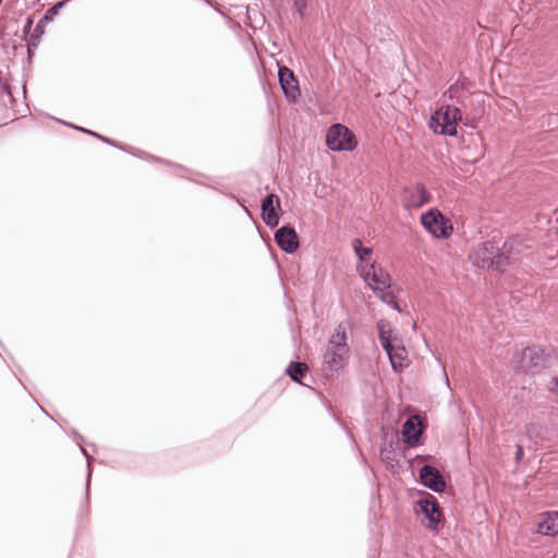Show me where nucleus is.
Here are the masks:
<instances>
[{
    "label": "nucleus",
    "instance_id": "423d86ee",
    "mask_svg": "<svg viewBox=\"0 0 558 558\" xmlns=\"http://www.w3.org/2000/svg\"><path fill=\"white\" fill-rule=\"evenodd\" d=\"M421 222L430 234L439 239L448 238L452 230L450 226H447L442 214L436 208H432L423 214Z\"/></svg>",
    "mask_w": 558,
    "mask_h": 558
},
{
    "label": "nucleus",
    "instance_id": "c756f323",
    "mask_svg": "<svg viewBox=\"0 0 558 558\" xmlns=\"http://www.w3.org/2000/svg\"><path fill=\"white\" fill-rule=\"evenodd\" d=\"M430 457L427 456V457H424V456H418L417 459H421V460H428Z\"/></svg>",
    "mask_w": 558,
    "mask_h": 558
},
{
    "label": "nucleus",
    "instance_id": "9b49d317",
    "mask_svg": "<svg viewBox=\"0 0 558 558\" xmlns=\"http://www.w3.org/2000/svg\"><path fill=\"white\" fill-rule=\"evenodd\" d=\"M275 241L277 245L286 253H294L299 246V236L291 226H282L275 232Z\"/></svg>",
    "mask_w": 558,
    "mask_h": 558
},
{
    "label": "nucleus",
    "instance_id": "ddd939ff",
    "mask_svg": "<svg viewBox=\"0 0 558 558\" xmlns=\"http://www.w3.org/2000/svg\"><path fill=\"white\" fill-rule=\"evenodd\" d=\"M420 478L422 484L433 492L441 493L446 488V482L442 475L432 465H424L421 468Z\"/></svg>",
    "mask_w": 558,
    "mask_h": 558
},
{
    "label": "nucleus",
    "instance_id": "c85d7f7f",
    "mask_svg": "<svg viewBox=\"0 0 558 558\" xmlns=\"http://www.w3.org/2000/svg\"><path fill=\"white\" fill-rule=\"evenodd\" d=\"M32 24H33V21L31 19H28L27 23H26V25L24 27V31L28 32L31 29V27H32Z\"/></svg>",
    "mask_w": 558,
    "mask_h": 558
},
{
    "label": "nucleus",
    "instance_id": "f03ea898",
    "mask_svg": "<svg viewBox=\"0 0 558 558\" xmlns=\"http://www.w3.org/2000/svg\"><path fill=\"white\" fill-rule=\"evenodd\" d=\"M462 119L459 108L453 106H441L430 117L429 128L441 135L454 136L457 134L458 121Z\"/></svg>",
    "mask_w": 558,
    "mask_h": 558
},
{
    "label": "nucleus",
    "instance_id": "cd10ccee",
    "mask_svg": "<svg viewBox=\"0 0 558 558\" xmlns=\"http://www.w3.org/2000/svg\"><path fill=\"white\" fill-rule=\"evenodd\" d=\"M441 368H442V375H444L446 385L450 389V384H449V379H448V376H447V373H446V368H445V366L442 364H441Z\"/></svg>",
    "mask_w": 558,
    "mask_h": 558
},
{
    "label": "nucleus",
    "instance_id": "4be33fe9",
    "mask_svg": "<svg viewBox=\"0 0 558 558\" xmlns=\"http://www.w3.org/2000/svg\"><path fill=\"white\" fill-rule=\"evenodd\" d=\"M306 10V1L305 0H294V12L302 17Z\"/></svg>",
    "mask_w": 558,
    "mask_h": 558
},
{
    "label": "nucleus",
    "instance_id": "7c9ffc66",
    "mask_svg": "<svg viewBox=\"0 0 558 558\" xmlns=\"http://www.w3.org/2000/svg\"><path fill=\"white\" fill-rule=\"evenodd\" d=\"M41 26H43V25H40V27H41ZM35 32H40V28H39V26H38V25H37V27H36Z\"/></svg>",
    "mask_w": 558,
    "mask_h": 558
},
{
    "label": "nucleus",
    "instance_id": "f3484780",
    "mask_svg": "<svg viewBox=\"0 0 558 558\" xmlns=\"http://www.w3.org/2000/svg\"><path fill=\"white\" fill-rule=\"evenodd\" d=\"M536 533L549 536L558 535V512L549 511L542 514Z\"/></svg>",
    "mask_w": 558,
    "mask_h": 558
},
{
    "label": "nucleus",
    "instance_id": "20e7f679",
    "mask_svg": "<svg viewBox=\"0 0 558 558\" xmlns=\"http://www.w3.org/2000/svg\"><path fill=\"white\" fill-rule=\"evenodd\" d=\"M525 248L526 246L519 238H510L505 241L502 246L498 247L497 260H495L496 269L502 271L517 264L524 254Z\"/></svg>",
    "mask_w": 558,
    "mask_h": 558
},
{
    "label": "nucleus",
    "instance_id": "412c9836",
    "mask_svg": "<svg viewBox=\"0 0 558 558\" xmlns=\"http://www.w3.org/2000/svg\"><path fill=\"white\" fill-rule=\"evenodd\" d=\"M352 246L355 255L360 260V264H368L367 256L372 254V247L363 246V242L360 239L353 240Z\"/></svg>",
    "mask_w": 558,
    "mask_h": 558
},
{
    "label": "nucleus",
    "instance_id": "2eb2a0df",
    "mask_svg": "<svg viewBox=\"0 0 558 558\" xmlns=\"http://www.w3.org/2000/svg\"><path fill=\"white\" fill-rule=\"evenodd\" d=\"M383 349L389 357L392 369L395 372H401L405 367V361L408 359V352L402 343V339Z\"/></svg>",
    "mask_w": 558,
    "mask_h": 558
},
{
    "label": "nucleus",
    "instance_id": "5701e85b",
    "mask_svg": "<svg viewBox=\"0 0 558 558\" xmlns=\"http://www.w3.org/2000/svg\"><path fill=\"white\" fill-rule=\"evenodd\" d=\"M549 392L558 400V376L551 378Z\"/></svg>",
    "mask_w": 558,
    "mask_h": 558
},
{
    "label": "nucleus",
    "instance_id": "7ed1b4c3",
    "mask_svg": "<svg viewBox=\"0 0 558 558\" xmlns=\"http://www.w3.org/2000/svg\"><path fill=\"white\" fill-rule=\"evenodd\" d=\"M356 270L363 280L368 283L373 292L391 287V277L380 266L376 265V263L357 264Z\"/></svg>",
    "mask_w": 558,
    "mask_h": 558
},
{
    "label": "nucleus",
    "instance_id": "6ab92c4d",
    "mask_svg": "<svg viewBox=\"0 0 558 558\" xmlns=\"http://www.w3.org/2000/svg\"><path fill=\"white\" fill-rule=\"evenodd\" d=\"M307 366L301 362L292 361L287 367V374L295 383H301L302 378L305 376Z\"/></svg>",
    "mask_w": 558,
    "mask_h": 558
},
{
    "label": "nucleus",
    "instance_id": "1a4fd4ad",
    "mask_svg": "<svg viewBox=\"0 0 558 558\" xmlns=\"http://www.w3.org/2000/svg\"><path fill=\"white\" fill-rule=\"evenodd\" d=\"M278 80L280 87L284 94V97L289 101H295L301 93L299 88V83L292 70L287 66H279L278 69Z\"/></svg>",
    "mask_w": 558,
    "mask_h": 558
},
{
    "label": "nucleus",
    "instance_id": "0eeeda50",
    "mask_svg": "<svg viewBox=\"0 0 558 558\" xmlns=\"http://www.w3.org/2000/svg\"><path fill=\"white\" fill-rule=\"evenodd\" d=\"M498 254V247L492 241H485L481 243L470 255L473 264L480 268H494L496 269V263Z\"/></svg>",
    "mask_w": 558,
    "mask_h": 558
},
{
    "label": "nucleus",
    "instance_id": "f257e3e1",
    "mask_svg": "<svg viewBox=\"0 0 558 558\" xmlns=\"http://www.w3.org/2000/svg\"><path fill=\"white\" fill-rule=\"evenodd\" d=\"M347 329V323L341 322L337 325L323 354L324 367L332 373L340 371L348 363L350 349Z\"/></svg>",
    "mask_w": 558,
    "mask_h": 558
},
{
    "label": "nucleus",
    "instance_id": "39448f33",
    "mask_svg": "<svg viewBox=\"0 0 558 558\" xmlns=\"http://www.w3.org/2000/svg\"><path fill=\"white\" fill-rule=\"evenodd\" d=\"M326 143L333 151H351L356 147V140L353 133L342 124H333L326 135Z\"/></svg>",
    "mask_w": 558,
    "mask_h": 558
},
{
    "label": "nucleus",
    "instance_id": "b1692460",
    "mask_svg": "<svg viewBox=\"0 0 558 558\" xmlns=\"http://www.w3.org/2000/svg\"><path fill=\"white\" fill-rule=\"evenodd\" d=\"M459 90H460V87L458 85H452L445 92V96H447L449 99L453 100L457 97V94L459 93Z\"/></svg>",
    "mask_w": 558,
    "mask_h": 558
},
{
    "label": "nucleus",
    "instance_id": "6e6552de",
    "mask_svg": "<svg viewBox=\"0 0 558 558\" xmlns=\"http://www.w3.org/2000/svg\"><path fill=\"white\" fill-rule=\"evenodd\" d=\"M416 504L420 511L428 521L426 527L430 531L436 532L438 530V524L441 520V512L435 497L428 495V497L426 498H420Z\"/></svg>",
    "mask_w": 558,
    "mask_h": 558
},
{
    "label": "nucleus",
    "instance_id": "9d476101",
    "mask_svg": "<svg viewBox=\"0 0 558 558\" xmlns=\"http://www.w3.org/2000/svg\"><path fill=\"white\" fill-rule=\"evenodd\" d=\"M280 199L276 194H268L262 201V218L269 228L278 226L280 220Z\"/></svg>",
    "mask_w": 558,
    "mask_h": 558
},
{
    "label": "nucleus",
    "instance_id": "bb28decb",
    "mask_svg": "<svg viewBox=\"0 0 558 558\" xmlns=\"http://www.w3.org/2000/svg\"><path fill=\"white\" fill-rule=\"evenodd\" d=\"M523 457V448L521 446H518L517 447V451H515V460L517 461H520Z\"/></svg>",
    "mask_w": 558,
    "mask_h": 558
},
{
    "label": "nucleus",
    "instance_id": "dca6fc26",
    "mask_svg": "<svg viewBox=\"0 0 558 558\" xmlns=\"http://www.w3.org/2000/svg\"><path fill=\"white\" fill-rule=\"evenodd\" d=\"M429 202V194L422 185L405 191L404 205L408 208H418Z\"/></svg>",
    "mask_w": 558,
    "mask_h": 558
},
{
    "label": "nucleus",
    "instance_id": "f8f14e48",
    "mask_svg": "<svg viewBox=\"0 0 558 558\" xmlns=\"http://www.w3.org/2000/svg\"><path fill=\"white\" fill-rule=\"evenodd\" d=\"M519 369L523 373L533 371L534 368L541 367L545 363V354L543 349L538 347H532L524 349L520 354Z\"/></svg>",
    "mask_w": 558,
    "mask_h": 558
},
{
    "label": "nucleus",
    "instance_id": "aec40b11",
    "mask_svg": "<svg viewBox=\"0 0 558 558\" xmlns=\"http://www.w3.org/2000/svg\"><path fill=\"white\" fill-rule=\"evenodd\" d=\"M385 304L389 305L397 312H401L398 303L396 302V294L392 290V286L387 289H381V291L374 292Z\"/></svg>",
    "mask_w": 558,
    "mask_h": 558
},
{
    "label": "nucleus",
    "instance_id": "4468645a",
    "mask_svg": "<svg viewBox=\"0 0 558 558\" xmlns=\"http://www.w3.org/2000/svg\"><path fill=\"white\" fill-rule=\"evenodd\" d=\"M424 430V424L417 415L410 416L402 426L403 441L410 446H415Z\"/></svg>",
    "mask_w": 558,
    "mask_h": 558
},
{
    "label": "nucleus",
    "instance_id": "a878e982",
    "mask_svg": "<svg viewBox=\"0 0 558 558\" xmlns=\"http://www.w3.org/2000/svg\"><path fill=\"white\" fill-rule=\"evenodd\" d=\"M82 453L87 458L88 460V474H87V486L89 485L90 476H92V469H90V462H89V456L87 454L86 450L81 446Z\"/></svg>",
    "mask_w": 558,
    "mask_h": 558
},
{
    "label": "nucleus",
    "instance_id": "393cba45",
    "mask_svg": "<svg viewBox=\"0 0 558 558\" xmlns=\"http://www.w3.org/2000/svg\"><path fill=\"white\" fill-rule=\"evenodd\" d=\"M74 128H75L76 130H78V131L84 132V133H88V134H90V135H93V136L99 137V138H101L102 141H105V142H107V143H111L108 138H105V137L100 136L99 134H97V133H95V132L88 131V130L83 129V128H80V126H74Z\"/></svg>",
    "mask_w": 558,
    "mask_h": 558
},
{
    "label": "nucleus",
    "instance_id": "a211bd4d",
    "mask_svg": "<svg viewBox=\"0 0 558 558\" xmlns=\"http://www.w3.org/2000/svg\"><path fill=\"white\" fill-rule=\"evenodd\" d=\"M377 330L379 341L383 348L390 345V343H395L396 341L401 340L398 332L392 328L390 322L386 319H380L377 322Z\"/></svg>",
    "mask_w": 558,
    "mask_h": 558
}]
</instances>
